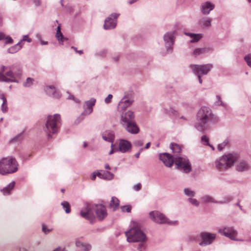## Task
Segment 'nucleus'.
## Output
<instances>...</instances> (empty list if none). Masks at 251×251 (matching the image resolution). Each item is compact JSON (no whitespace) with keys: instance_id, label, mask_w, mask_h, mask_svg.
<instances>
[{"instance_id":"nucleus-23","label":"nucleus","mask_w":251,"mask_h":251,"mask_svg":"<svg viewBox=\"0 0 251 251\" xmlns=\"http://www.w3.org/2000/svg\"><path fill=\"white\" fill-rule=\"evenodd\" d=\"M249 166L247 162L240 161L236 165V170L238 172H244L248 170Z\"/></svg>"},{"instance_id":"nucleus-10","label":"nucleus","mask_w":251,"mask_h":251,"mask_svg":"<svg viewBox=\"0 0 251 251\" xmlns=\"http://www.w3.org/2000/svg\"><path fill=\"white\" fill-rule=\"evenodd\" d=\"M95 204L86 203L80 212V215L87 220H93L95 218Z\"/></svg>"},{"instance_id":"nucleus-59","label":"nucleus","mask_w":251,"mask_h":251,"mask_svg":"<svg viewBox=\"0 0 251 251\" xmlns=\"http://www.w3.org/2000/svg\"><path fill=\"white\" fill-rule=\"evenodd\" d=\"M4 37H5L4 34L3 33L0 32V40L4 39Z\"/></svg>"},{"instance_id":"nucleus-17","label":"nucleus","mask_w":251,"mask_h":251,"mask_svg":"<svg viewBox=\"0 0 251 251\" xmlns=\"http://www.w3.org/2000/svg\"><path fill=\"white\" fill-rule=\"evenodd\" d=\"M96 99L91 98L90 100L85 101L83 105L84 111L82 113V115H88L93 111V106L95 105Z\"/></svg>"},{"instance_id":"nucleus-13","label":"nucleus","mask_w":251,"mask_h":251,"mask_svg":"<svg viewBox=\"0 0 251 251\" xmlns=\"http://www.w3.org/2000/svg\"><path fill=\"white\" fill-rule=\"evenodd\" d=\"M218 232L221 235L228 237L232 240H238L236 238V237L237 235V232L233 227L220 228L218 229Z\"/></svg>"},{"instance_id":"nucleus-64","label":"nucleus","mask_w":251,"mask_h":251,"mask_svg":"<svg viewBox=\"0 0 251 251\" xmlns=\"http://www.w3.org/2000/svg\"><path fill=\"white\" fill-rule=\"evenodd\" d=\"M105 168L107 170H110L111 169L110 166L108 164H106L105 165Z\"/></svg>"},{"instance_id":"nucleus-32","label":"nucleus","mask_w":251,"mask_h":251,"mask_svg":"<svg viewBox=\"0 0 251 251\" xmlns=\"http://www.w3.org/2000/svg\"><path fill=\"white\" fill-rule=\"evenodd\" d=\"M75 244L77 247L80 248L81 250L84 251H89L91 248L90 245L84 244L80 241H76Z\"/></svg>"},{"instance_id":"nucleus-61","label":"nucleus","mask_w":251,"mask_h":251,"mask_svg":"<svg viewBox=\"0 0 251 251\" xmlns=\"http://www.w3.org/2000/svg\"><path fill=\"white\" fill-rule=\"evenodd\" d=\"M53 251H66L64 250H61V248H57Z\"/></svg>"},{"instance_id":"nucleus-6","label":"nucleus","mask_w":251,"mask_h":251,"mask_svg":"<svg viewBox=\"0 0 251 251\" xmlns=\"http://www.w3.org/2000/svg\"><path fill=\"white\" fill-rule=\"evenodd\" d=\"M61 125V117L59 114H55L48 117L44 130L47 134L49 139L52 138L51 134H54L58 132Z\"/></svg>"},{"instance_id":"nucleus-58","label":"nucleus","mask_w":251,"mask_h":251,"mask_svg":"<svg viewBox=\"0 0 251 251\" xmlns=\"http://www.w3.org/2000/svg\"><path fill=\"white\" fill-rule=\"evenodd\" d=\"M143 150V148H141V149H140L139 151L138 152H137V153L135 155V157H136V158H138V157H139V155H140V152H141Z\"/></svg>"},{"instance_id":"nucleus-43","label":"nucleus","mask_w":251,"mask_h":251,"mask_svg":"<svg viewBox=\"0 0 251 251\" xmlns=\"http://www.w3.org/2000/svg\"><path fill=\"white\" fill-rule=\"evenodd\" d=\"M232 200V198L231 196H227L224 198V201H218V203H226L229 202Z\"/></svg>"},{"instance_id":"nucleus-24","label":"nucleus","mask_w":251,"mask_h":251,"mask_svg":"<svg viewBox=\"0 0 251 251\" xmlns=\"http://www.w3.org/2000/svg\"><path fill=\"white\" fill-rule=\"evenodd\" d=\"M213 50L210 48H201L195 49L193 52V55L195 57L201 54L212 51Z\"/></svg>"},{"instance_id":"nucleus-21","label":"nucleus","mask_w":251,"mask_h":251,"mask_svg":"<svg viewBox=\"0 0 251 251\" xmlns=\"http://www.w3.org/2000/svg\"><path fill=\"white\" fill-rule=\"evenodd\" d=\"M133 102V100L127 99L126 96H125L119 103V109L121 110H124L127 107L129 106Z\"/></svg>"},{"instance_id":"nucleus-37","label":"nucleus","mask_w":251,"mask_h":251,"mask_svg":"<svg viewBox=\"0 0 251 251\" xmlns=\"http://www.w3.org/2000/svg\"><path fill=\"white\" fill-rule=\"evenodd\" d=\"M61 205L66 213L68 214L71 212L70 205L68 201H64L61 202Z\"/></svg>"},{"instance_id":"nucleus-36","label":"nucleus","mask_w":251,"mask_h":251,"mask_svg":"<svg viewBox=\"0 0 251 251\" xmlns=\"http://www.w3.org/2000/svg\"><path fill=\"white\" fill-rule=\"evenodd\" d=\"M165 110L166 113L171 116L176 117L178 116L177 111L172 107H170L169 108H165Z\"/></svg>"},{"instance_id":"nucleus-50","label":"nucleus","mask_w":251,"mask_h":251,"mask_svg":"<svg viewBox=\"0 0 251 251\" xmlns=\"http://www.w3.org/2000/svg\"><path fill=\"white\" fill-rule=\"evenodd\" d=\"M141 187H142V185H141V184L140 183H138L137 184H136V185H135L133 188L134 190L136 191H139L140 190H141Z\"/></svg>"},{"instance_id":"nucleus-40","label":"nucleus","mask_w":251,"mask_h":251,"mask_svg":"<svg viewBox=\"0 0 251 251\" xmlns=\"http://www.w3.org/2000/svg\"><path fill=\"white\" fill-rule=\"evenodd\" d=\"M184 193L185 195L190 197H194L196 195V193L194 191L189 188H185L184 189Z\"/></svg>"},{"instance_id":"nucleus-56","label":"nucleus","mask_w":251,"mask_h":251,"mask_svg":"<svg viewBox=\"0 0 251 251\" xmlns=\"http://www.w3.org/2000/svg\"><path fill=\"white\" fill-rule=\"evenodd\" d=\"M22 136V134H20L19 135H18L17 136H16V137H15L14 138H13L12 140H11V142H14V141H18L19 140V138L20 137H21V136Z\"/></svg>"},{"instance_id":"nucleus-42","label":"nucleus","mask_w":251,"mask_h":251,"mask_svg":"<svg viewBox=\"0 0 251 251\" xmlns=\"http://www.w3.org/2000/svg\"><path fill=\"white\" fill-rule=\"evenodd\" d=\"M121 209L123 212H130L131 211V206L129 205L122 206L121 207Z\"/></svg>"},{"instance_id":"nucleus-27","label":"nucleus","mask_w":251,"mask_h":251,"mask_svg":"<svg viewBox=\"0 0 251 251\" xmlns=\"http://www.w3.org/2000/svg\"><path fill=\"white\" fill-rule=\"evenodd\" d=\"M170 148L174 153L173 155L177 154V155L182 156L180 154L181 151V148L179 145L176 143H171L170 145Z\"/></svg>"},{"instance_id":"nucleus-54","label":"nucleus","mask_w":251,"mask_h":251,"mask_svg":"<svg viewBox=\"0 0 251 251\" xmlns=\"http://www.w3.org/2000/svg\"><path fill=\"white\" fill-rule=\"evenodd\" d=\"M107 52V50H104L98 53L99 55L101 56H104Z\"/></svg>"},{"instance_id":"nucleus-60","label":"nucleus","mask_w":251,"mask_h":251,"mask_svg":"<svg viewBox=\"0 0 251 251\" xmlns=\"http://www.w3.org/2000/svg\"><path fill=\"white\" fill-rule=\"evenodd\" d=\"M197 75L198 77L199 81L200 83H201V84L202 83V79L201 78V77L202 75Z\"/></svg>"},{"instance_id":"nucleus-33","label":"nucleus","mask_w":251,"mask_h":251,"mask_svg":"<svg viewBox=\"0 0 251 251\" xmlns=\"http://www.w3.org/2000/svg\"><path fill=\"white\" fill-rule=\"evenodd\" d=\"M120 201L119 200L115 197H113L111 198L109 206L113 208V210L115 211L119 206Z\"/></svg>"},{"instance_id":"nucleus-20","label":"nucleus","mask_w":251,"mask_h":251,"mask_svg":"<svg viewBox=\"0 0 251 251\" xmlns=\"http://www.w3.org/2000/svg\"><path fill=\"white\" fill-rule=\"evenodd\" d=\"M131 149V144L130 142L125 140H121L119 144V150L122 153H125L130 151Z\"/></svg>"},{"instance_id":"nucleus-19","label":"nucleus","mask_w":251,"mask_h":251,"mask_svg":"<svg viewBox=\"0 0 251 251\" xmlns=\"http://www.w3.org/2000/svg\"><path fill=\"white\" fill-rule=\"evenodd\" d=\"M214 8L215 5L213 3L209 1H206L201 4L200 9L202 14L208 15Z\"/></svg>"},{"instance_id":"nucleus-18","label":"nucleus","mask_w":251,"mask_h":251,"mask_svg":"<svg viewBox=\"0 0 251 251\" xmlns=\"http://www.w3.org/2000/svg\"><path fill=\"white\" fill-rule=\"evenodd\" d=\"M44 90L47 95L53 98L59 99L61 97V95L59 92L53 86H46L45 87Z\"/></svg>"},{"instance_id":"nucleus-45","label":"nucleus","mask_w":251,"mask_h":251,"mask_svg":"<svg viewBox=\"0 0 251 251\" xmlns=\"http://www.w3.org/2000/svg\"><path fill=\"white\" fill-rule=\"evenodd\" d=\"M244 59L248 65L251 68V54H250L245 56Z\"/></svg>"},{"instance_id":"nucleus-35","label":"nucleus","mask_w":251,"mask_h":251,"mask_svg":"<svg viewBox=\"0 0 251 251\" xmlns=\"http://www.w3.org/2000/svg\"><path fill=\"white\" fill-rule=\"evenodd\" d=\"M200 23L203 27H210L211 25V19L210 18L205 17L200 21Z\"/></svg>"},{"instance_id":"nucleus-2","label":"nucleus","mask_w":251,"mask_h":251,"mask_svg":"<svg viewBox=\"0 0 251 251\" xmlns=\"http://www.w3.org/2000/svg\"><path fill=\"white\" fill-rule=\"evenodd\" d=\"M159 159L168 167H171L174 163L176 169L184 173H189L192 171V167L188 158L185 156L171 155L168 153L159 154Z\"/></svg>"},{"instance_id":"nucleus-57","label":"nucleus","mask_w":251,"mask_h":251,"mask_svg":"<svg viewBox=\"0 0 251 251\" xmlns=\"http://www.w3.org/2000/svg\"><path fill=\"white\" fill-rule=\"evenodd\" d=\"M144 247L145 245L143 243H140L138 247V250L139 251H142L140 249H141L142 248H144Z\"/></svg>"},{"instance_id":"nucleus-38","label":"nucleus","mask_w":251,"mask_h":251,"mask_svg":"<svg viewBox=\"0 0 251 251\" xmlns=\"http://www.w3.org/2000/svg\"><path fill=\"white\" fill-rule=\"evenodd\" d=\"M34 79L31 77H27L25 82L23 84V86L25 87H29L32 85Z\"/></svg>"},{"instance_id":"nucleus-8","label":"nucleus","mask_w":251,"mask_h":251,"mask_svg":"<svg viewBox=\"0 0 251 251\" xmlns=\"http://www.w3.org/2000/svg\"><path fill=\"white\" fill-rule=\"evenodd\" d=\"M18 165L15 158H3L0 160V174L6 175L15 173L18 170Z\"/></svg>"},{"instance_id":"nucleus-46","label":"nucleus","mask_w":251,"mask_h":251,"mask_svg":"<svg viewBox=\"0 0 251 251\" xmlns=\"http://www.w3.org/2000/svg\"><path fill=\"white\" fill-rule=\"evenodd\" d=\"M143 141L140 140H135L133 142V145L137 147H141L142 146H143Z\"/></svg>"},{"instance_id":"nucleus-55","label":"nucleus","mask_w":251,"mask_h":251,"mask_svg":"<svg viewBox=\"0 0 251 251\" xmlns=\"http://www.w3.org/2000/svg\"><path fill=\"white\" fill-rule=\"evenodd\" d=\"M72 48L77 53H78L79 54H81L83 53V50H77L76 48H75V47H74V46H72Z\"/></svg>"},{"instance_id":"nucleus-5","label":"nucleus","mask_w":251,"mask_h":251,"mask_svg":"<svg viewBox=\"0 0 251 251\" xmlns=\"http://www.w3.org/2000/svg\"><path fill=\"white\" fill-rule=\"evenodd\" d=\"M238 158L239 156L236 153L225 154L215 161V167L219 171H225L233 166Z\"/></svg>"},{"instance_id":"nucleus-39","label":"nucleus","mask_w":251,"mask_h":251,"mask_svg":"<svg viewBox=\"0 0 251 251\" xmlns=\"http://www.w3.org/2000/svg\"><path fill=\"white\" fill-rule=\"evenodd\" d=\"M201 142L204 145H207V146H210V147H211V148L212 149V150H214V148L210 145L209 144V139L208 138H207V137L206 136V135H203L202 136V137H201Z\"/></svg>"},{"instance_id":"nucleus-4","label":"nucleus","mask_w":251,"mask_h":251,"mask_svg":"<svg viewBox=\"0 0 251 251\" xmlns=\"http://www.w3.org/2000/svg\"><path fill=\"white\" fill-rule=\"evenodd\" d=\"M121 123L130 133L137 134L139 132V128L135 122L134 112L132 111H128L121 115Z\"/></svg>"},{"instance_id":"nucleus-53","label":"nucleus","mask_w":251,"mask_h":251,"mask_svg":"<svg viewBox=\"0 0 251 251\" xmlns=\"http://www.w3.org/2000/svg\"><path fill=\"white\" fill-rule=\"evenodd\" d=\"M42 230L46 234L48 233L50 231V229H47L46 226L44 225L42 226Z\"/></svg>"},{"instance_id":"nucleus-3","label":"nucleus","mask_w":251,"mask_h":251,"mask_svg":"<svg viewBox=\"0 0 251 251\" xmlns=\"http://www.w3.org/2000/svg\"><path fill=\"white\" fill-rule=\"evenodd\" d=\"M22 75L21 67L17 65L1 66L0 69V82H18Z\"/></svg>"},{"instance_id":"nucleus-16","label":"nucleus","mask_w":251,"mask_h":251,"mask_svg":"<svg viewBox=\"0 0 251 251\" xmlns=\"http://www.w3.org/2000/svg\"><path fill=\"white\" fill-rule=\"evenodd\" d=\"M95 213L100 221L103 220L107 215L105 206L102 204H96Z\"/></svg>"},{"instance_id":"nucleus-51","label":"nucleus","mask_w":251,"mask_h":251,"mask_svg":"<svg viewBox=\"0 0 251 251\" xmlns=\"http://www.w3.org/2000/svg\"><path fill=\"white\" fill-rule=\"evenodd\" d=\"M26 41L27 42L30 43L31 42L32 40L31 38H29L28 35H24L23 36V39L20 41H22V43L23 41Z\"/></svg>"},{"instance_id":"nucleus-63","label":"nucleus","mask_w":251,"mask_h":251,"mask_svg":"<svg viewBox=\"0 0 251 251\" xmlns=\"http://www.w3.org/2000/svg\"><path fill=\"white\" fill-rule=\"evenodd\" d=\"M41 44L42 45H47L48 44V42L47 41H43L42 40H41Z\"/></svg>"},{"instance_id":"nucleus-7","label":"nucleus","mask_w":251,"mask_h":251,"mask_svg":"<svg viewBox=\"0 0 251 251\" xmlns=\"http://www.w3.org/2000/svg\"><path fill=\"white\" fill-rule=\"evenodd\" d=\"M132 226L127 231L125 234L128 242H143L146 239L145 233L140 229V226L136 222H133Z\"/></svg>"},{"instance_id":"nucleus-48","label":"nucleus","mask_w":251,"mask_h":251,"mask_svg":"<svg viewBox=\"0 0 251 251\" xmlns=\"http://www.w3.org/2000/svg\"><path fill=\"white\" fill-rule=\"evenodd\" d=\"M99 171H96L91 174L90 176V178L92 180L94 181L96 179V176H98Z\"/></svg>"},{"instance_id":"nucleus-47","label":"nucleus","mask_w":251,"mask_h":251,"mask_svg":"<svg viewBox=\"0 0 251 251\" xmlns=\"http://www.w3.org/2000/svg\"><path fill=\"white\" fill-rule=\"evenodd\" d=\"M216 99L217 101L216 102L217 103V105H220L223 106H225V103L222 101L220 96L217 95L216 96Z\"/></svg>"},{"instance_id":"nucleus-25","label":"nucleus","mask_w":251,"mask_h":251,"mask_svg":"<svg viewBox=\"0 0 251 251\" xmlns=\"http://www.w3.org/2000/svg\"><path fill=\"white\" fill-rule=\"evenodd\" d=\"M15 181H12L6 187L1 189L0 191L2 192L4 195H8L11 194V191L14 189L15 186Z\"/></svg>"},{"instance_id":"nucleus-52","label":"nucleus","mask_w":251,"mask_h":251,"mask_svg":"<svg viewBox=\"0 0 251 251\" xmlns=\"http://www.w3.org/2000/svg\"><path fill=\"white\" fill-rule=\"evenodd\" d=\"M6 44L12 43L13 42V39L10 37H6L5 39Z\"/></svg>"},{"instance_id":"nucleus-29","label":"nucleus","mask_w":251,"mask_h":251,"mask_svg":"<svg viewBox=\"0 0 251 251\" xmlns=\"http://www.w3.org/2000/svg\"><path fill=\"white\" fill-rule=\"evenodd\" d=\"M22 47L23 45L22 44V41H20L17 44L9 48L8 50V52L10 53H16L20 50Z\"/></svg>"},{"instance_id":"nucleus-26","label":"nucleus","mask_w":251,"mask_h":251,"mask_svg":"<svg viewBox=\"0 0 251 251\" xmlns=\"http://www.w3.org/2000/svg\"><path fill=\"white\" fill-rule=\"evenodd\" d=\"M184 34L192 38L190 41L192 43L198 42L202 37L201 34H194L187 32H185Z\"/></svg>"},{"instance_id":"nucleus-41","label":"nucleus","mask_w":251,"mask_h":251,"mask_svg":"<svg viewBox=\"0 0 251 251\" xmlns=\"http://www.w3.org/2000/svg\"><path fill=\"white\" fill-rule=\"evenodd\" d=\"M188 201L192 205L196 206L197 207L199 206L200 205V202L196 199H193L192 198H189L188 199Z\"/></svg>"},{"instance_id":"nucleus-44","label":"nucleus","mask_w":251,"mask_h":251,"mask_svg":"<svg viewBox=\"0 0 251 251\" xmlns=\"http://www.w3.org/2000/svg\"><path fill=\"white\" fill-rule=\"evenodd\" d=\"M227 144V141H225L223 143L220 144L218 146V149L219 151H222L225 147L226 146Z\"/></svg>"},{"instance_id":"nucleus-12","label":"nucleus","mask_w":251,"mask_h":251,"mask_svg":"<svg viewBox=\"0 0 251 251\" xmlns=\"http://www.w3.org/2000/svg\"><path fill=\"white\" fill-rule=\"evenodd\" d=\"M216 235L214 233L202 232L200 234L201 242L199 245L201 246H205L211 244L215 240Z\"/></svg>"},{"instance_id":"nucleus-31","label":"nucleus","mask_w":251,"mask_h":251,"mask_svg":"<svg viewBox=\"0 0 251 251\" xmlns=\"http://www.w3.org/2000/svg\"><path fill=\"white\" fill-rule=\"evenodd\" d=\"M56 37L60 43L62 44L64 40H67L66 38L64 37L62 33H61L60 25H58L57 27Z\"/></svg>"},{"instance_id":"nucleus-15","label":"nucleus","mask_w":251,"mask_h":251,"mask_svg":"<svg viewBox=\"0 0 251 251\" xmlns=\"http://www.w3.org/2000/svg\"><path fill=\"white\" fill-rule=\"evenodd\" d=\"M166 50L168 52H172L173 46L175 41L174 32H167L163 37Z\"/></svg>"},{"instance_id":"nucleus-28","label":"nucleus","mask_w":251,"mask_h":251,"mask_svg":"<svg viewBox=\"0 0 251 251\" xmlns=\"http://www.w3.org/2000/svg\"><path fill=\"white\" fill-rule=\"evenodd\" d=\"M98 175V177L99 178L104 179L110 180L112 179L114 176L113 174L109 171L104 172L102 174L99 172Z\"/></svg>"},{"instance_id":"nucleus-49","label":"nucleus","mask_w":251,"mask_h":251,"mask_svg":"<svg viewBox=\"0 0 251 251\" xmlns=\"http://www.w3.org/2000/svg\"><path fill=\"white\" fill-rule=\"evenodd\" d=\"M113 98V96L111 94H109L107 97L105 99L104 102L106 104H108L111 102V100Z\"/></svg>"},{"instance_id":"nucleus-1","label":"nucleus","mask_w":251,"mask_h":251,"mask_svg":"<svg viewBox=\"0 0 251 251\" xmlns=\"http://www.w3.org/2000/svg\"><path fill=\"white\" fill-rule=\"evenodd\" d=\"M216 121L211 109L207 106H202L197 113L194 127L201 133H204L211 128Z\"/></svg>"},{"instance_id":"nucleus-30","label":"nucleus","mask_w":251,"mask_h":251,"mask_svg":"<svg viewBox=\"0 0 251 251\" xmlns=\"http://www.w3.org/2000/svg\"><path fill=\"white\" fill-rule=\"evenodd\" d=\"M201 201L203 203H207L209 202L218 203V201H216L212 197L207 195L203 196L201 198Z\"/></svg>"},{"instance_id":"nucleus-22","label":"nucleus","mask_w":251,"mask_h":251,"mask_svg":"<svg viewBox=\"0 0 251 251\" xmlns=\"http://www.w3.org/2000/svg\"><path fill=\"white\" fill-rule=\"evenodd\" d=\"M102 138L104 140L112 143L111 147H113V142L114 140V134L111 131H106L102 134Z\"/></svg>"},{"instance_id":"nucleus-11","label":"nucleus","mask_w":251,"mask_h":251,"mask_svg":"<svg viewBox=\"0 0 251 251\" xmlns=\"http://www.w3.org/2000/svg\"><path fill=\"white\" fill-rule=\"evenodd\" d=\"M190 68L196 75H203L208 73L213 68V65L211 64L204 65L192 64L190 66Z\"/></svg>"},{"instance_id":"nucleus-34","label":"nucleus","mask_w":251,"mask_h":251,"mask_svg":"<svg viewBox=\"0 0 251 251\" xmlns=\"http://www.w3.org/2000/svg\"><path fill=\"white\" fill-rule=\"evenodd\" d=\"M0 99L2 100V103L1 107V110L3 112H6L8 110L7 100L3 94H0Z\"/></svg>"},{"instance_id":"nucleus-9","label":"nucleus","mask_w":251,"mask_h":251,"mask_svg":"<svg viewBox=\"0 0 251 251\" xmlns=\"http://www.w3.org/2000/svg\"><path fill=\"white\" fill-rule=\"evenodd\" d=\"M150 218L155 223L159 224H167L168 225H176L177 221H170L165 215L157 211L150 213Z\"/></svg>"},{"instance_id":"nucleus-62","label":"nucleus","mask_w":251,"mask_h":251,"mask_svg":"<svg viewBox=\"0 0 251 251\" xmlns=\"http://www.w3.org/2000/svg\"><path fill=\"white\" fill-rule=\"evenodd\" d=\"M150 145H151V143H150V142L148 143L146 145V146H145V149H149V148H150Z\"/></svg>"},{"instance_id":"nucleus-14","label":"nucleus","mask_w":251,"mask_h":251,"mask_svg":"<svg viewBox=\"0 0 251 251\" xmlns=\"http://www.w3.org/2000/svg\"><path fill=\"white\" fill-rule=\"evenodd\" d=\"M119 14L112 13L104 21L103 27L105 29H111L114 28L117 25V18Z\"/></svg>"}]
</instances>
